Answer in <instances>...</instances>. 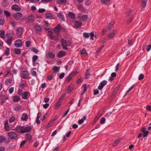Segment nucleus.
I'll return each instance as SVG.
<instances>
[{"label":"nucleus","instance_id":"1","mask_svg":"<svg viewBox=\"0 0 151 151\" xmlns=\"http://www.w3.org/2000/svg\"><path fill=\"white\" fill-rule=\"evenodd\" d=\"M24 20H26L25 23L29 24L33 23L35 20V18L34 16L32 14H30L26 18H22L21 20L24 21Z\"/></svg>","mask_w":151,"mask_h":151},{"label":"nucleus","instance_id":"2","mask_svg":"<svg viewBox=\"0 0 151 151\" xmlns=\"http://www.w3.org/2000/svg\"><path fill=\"white\" fill-rule=\"evenodd\" d=\"M60 40L61 43V45L63 48L66 50H68V49L67 47V46H69L70 45L68 43H67V40L63 38L61 39Z\"/></svg>","mask_w":151,"mask_h":151},{"label":"nucleus","instance_id":"3","mask_svg":"<svg viewBox=\"0 0 151 151\" xmlns=\"http://www.w3.org/2000/svg\"><path fill=\"white\" fill-rule=\"evenodd\" d=\"M8 136L9 138L12 139H15L17 136V134L13 132H10L8 133Z\"/></svg>","mask_w":151,"mask_h":151},{"label":"nucleus","instance_id":"4","mask_svg":"<svg viewBox=\"0 0 151 151\" xmlns=\"http://www.w3.org/2000/svg\"><path fill=\"white\" fill-rule=\"evenodd\" d=\"M61 30H63V29L61 25L59 24H58L54 28V32L56 35L60 32Z\"/></svg>","mask_w":151,"mask_h":151},{"label":"nucleus","instance_id":"5","mask_svg":"<svg viewBox=\"0 0 151 151\" xmlns=\"http://www.w3.org/2000/svg\"><path fill=\"white\" fill-rule=\"evenodd\" d=\"M53 32L51 31H48V35L50 38L52 40H54L55 41H57L58 40V37L57 36H54L52 34Z\"/></svg>","mask_w":151,"mask_h":151},{"label":"nucleus","instance_id":"6","mask_svg":"<svg viewBox=\"0 0 151 151\" xmlns=\"http://www.w3.org/2000/svg\"><path fill=\"white\" fill-rule=\"evenodd\" d=\"M78 73V72H72L66 78V81H67L68 82H69L73 76V75H76Z\"/></svg>","mask_w":151,"mask_h":151},{"label":"nucleus","instance_id":"7","mask_svg":"<svg viewBox=\"0 0 151 151\" xmlns=\"http://www.w3.org/2000/svg\"><path fill=\"white\" fill-rule=\"evenodd\" d=\"M28 74V72L27 70L22 71L21 72V76L24 79L27 78Z\"/></svg>","mask_w":151,"mask_h":151},{"label":"nucleus","instance_id":"8","mask_svg":"<svg viewBox=\"0 0 151 151\" xmlns=\"http://www.w3.org/2000/svg\"><path fill=\"white\" fill-rule=\"evenodd\" d=\"M13 16L16 20H18L20 18L22 17L23 15L21 12H17L14 14Z\"/></svg>","mask_w":151,"mask_h":151},{"label":"nucleus","instance_id":"9","mask_svg":"<svg viewBox=\"0 0 151 151\" xmlns=\"http://www.w3.org/2000/svg\"><path fill=\"white\" fill-rule=\"evenodd\" d=\"M23 30L21 27H19L17 29L16 34L18 36L20 37L23 33Z\"/></svg>","mask_w":151,"mask_h":151},{"label":"nucleus","instance_id":"10","mask_svg":"<svg viewBox=\"0 0 151 151\" xmlns=\"http://www.w3.org/2000/svg\"><path fill=\"white\" fill-rule=\"evenodd\" d=\"M23 126H18L15 129L18 133H24V129Z\"/></svg>","mask_w":151,"mask_h":151},{"label":"nucleus","instance_id":"11","mask_svg":"<svg viewBox=\"0 0 151 151\" xmlns=\"http://www.w3.org/2000/svg\"><path fill=\"white\" fill-rule=\"evenodd\" d=\"M107 83V81H103L99 84L98 87V89L100 90H101L104 86Z\"/></svg>","mask_w":151,"mask_h":151},{"label":"nucleus","instance_id":"12","mask_svg":"<svg viewBox=\"0 0 151 151\" xmlns=\"http://www.w3.org/2000/svg\"><path fill=\"white\" fill-rule=\"evenodd\" d=\"M117 33V30L116 29H114L113 32L109 33L108 34V36L109 37V39H112L115 36L116 33Z\"/></svg>","mask_w":151,"mask_h":151},{"label":"nucleus","instance_id":"13","mask_svg":"<svg viewBox=\"0 0 151 151\" xmlns=\"http://www.w3.org/2000/svg\"><path fill=\"white\" fill-rule=\"evenodd\" d=\"M14 45L17 47H20L22 45V41L20 40H18L15 42Z\"/></svg>","mask_w":151,"mask_h":151},{"label":"nucleus","instance_id":"14","mask_svg":"<svg viewBox=\"0 0 151 151\" xmlns=\"http://www.w3.org/2000/svg\"><path fill=\"white\" fill-rule=\"evenodd\" d=\"M11 9L12 10L16 11H19L21 9V8L17 5H12L11 6Z\"/></svg>","mask_w":151,"mask_h":151},{"label":"nucleus","instance_id":"15","mask_svg":"<svg viewBox=\"0 0 151 151\" xmlns=\"http://www.w3.org/2000/svg\"><path fill=\"white\" fill-rule=\"evenodd\" d=\"M66 54V52L64 51H60L58 54L57 56L60 58L65 56Z\"/></svg>","mask_w":151,"mask_h":151},{"label":"nucleus","instance_id":"16","mask_svg":"<svg viewBox=\"0 0 151 151\" xmlns=\"http://www.w3.org/2000/svg\"><path fill=\"white\" fill-rule=\"evenodd\" d=\"M142 132L143 133V137H145L147 136V134L149 133V132L148 131H146V129L145 127L143 128L142 129Z\"/></svg>","mask_w":151,"mask_h":151},{"label":"nucleus","instance_id":"17","mask_svg":"<svg viewBox=\"0 0 151 151\" xmlns=\"http://www.w3.org/2000/svg\"><path fill=\"white\" fill-rule=\"evenodd\" d=\"M29 93L28 92L25 91L23 93H21V95H22V98L23 99H27L28 96V94Z\"/></svg>","mask_w":151,"mask_h":151},{"label":"nucleus","instance_id":"18","mask_svg":"<svg viewBox=\"0 0 151 151\" xmlns=\"http://www.w3.org/2000/svg\"><path fill=\"white\" fill-rule=\"evenodd\" d=\"M28 119V116L27 114H23L22 115L21 119L23 121H27Z\"/></svg>","mask_w":151,"mask_h":151},{"label":"nucleus","instance_id":"19","mask_svg":"<svg viewBox=\"0 0 151 151\" xmlns=\"http://www.w3.org/2000/svg\"><path fill=\"white\" fill-rule=\"evenodd\" d=\"M75 26L76 28L81 27L82 25V23L80 21H76L75 22Z\"/></svg>","mask_w":151,"mask_h":151},{"label":"nucleus","instance_id":"20","mask_svg":"<svg viewBox=\"0 0 151 151\" xmlns=\"http://www.w3.org/2000/svg\"><path fill=\"white\" fill-rule=\"evenodd\" d=\"M23 129L24 133L29 132L32 129L31 127L30 126H27L25 127L23 126Z\"/></svg>","mask_w":151,"mask_h":151},{"label":"nucleus","instance_id":"21","mask_svg":"<svg viewBox=\"0 0 151 151\" xmlns=\"http://www.w3.org/2000/svg\"><path fill=\"white\" fill-rule=\"evenodd\" d=\"M13 77L10 79H7L5 81V84L7 85H10L12 83V81Z\"/></svg>","mask_w":151,"mask_h":151},{"label":"nucleus","instance_id":"22","mask_svg":"<svg viewBox=\"0 0 151 151\" xmlns=\"http://www.w3.org/2000/svg\"><path fill=\"white\" fill-rule=\"evenodd\" d=\"M88 17V16L87 15H83L81 17H80L79 20L82 21H84L87 19Z\"/></svg>","mask_w":151,"mask_h":151},{"label":"nucleus","instance_id":"23","mask_svg":"<svg viewBox=\"0 0 151 151\" xmlns=\"http://www.w3.org/2000/svg\"><path fill=\"white\" fill-rule=\"evenodd\" d=\"M47 56L50 58L53 59L55 58V55L52 52H48L47 53Z\"/></svg>","mask_w":151,"mask_h":151},{"label":"nucleus","instance_id":"24","mask_svg":"<svg viewBox=\"0 0 151 151\" xmlns=\"http://www.w3.org/2000/svg\"><path fill=\"white\" fill-rule=\"evenodd\" d=\"M0 37L3 39L5 38V32L4 30H0Z\"/></svg>","mask_w":151,"mask_h":151},{"label":"nucleus","instance_id":"25","mask_svg":"<svg viewBox=\"0 0 151 151\" xmlns=\"http://www.w3.org/2000/svg\"><path fill=\"white\" fill-rule=\"evenodd\" d=\"M90 70L88 69L87 70L86 73L85 75V78L86 79H88L90 76Z\"/></svg>","mask_w":151,"mask_h":151},{"label":"nucleus","instance_id":"26","mask_svg":"<svg viewBox=\"0 0 151 151\" xmlns=\"http://www.w3.org/2000/svg\"><path fill=\"white\" fill-rule=\"evenodd\" d=\"M147 0H142V8L143 9L145 7L146 5Z\"/></svg>","mask_w":151,"mask_h":151},{"label":"nucleus","instance_id":"27","mask_svg":"<svg viewBox=\"0 0 151 151\" xmlns=\"http://www.w3.org/2000/svg\"><path fill=\"white\" fill-rule=\"evenodd\" d=\"M45 16L47 19H52V15L51 13H46Z\"/></svg>","mask_w":151,"mask_h":151},{"label":"nucleus","instance_id":"28","mask_svg":"<svg viewBox=\"0 0 151 151\" xmlns=\"http://www.w3.org/2000/svg\"><path fill=\"white\" fill-rule=\"evenodd\" d=\"M77 7L78 9L82 12H84L85 11V9L83 7L82 5L81 4H78Z\"/></svg>","mask_w":151,"mask_h":151},{"label":"nucleus","instance_id":"29","mask_svg":"<svg viewBox=\"0 0 151 151\" xmlns=\"http://www.w3.org/2000/svg\"><path fill=\"white\" fill-rule=\"evenodd\" d=\"M19 100V97L18 96H16L14 97L13 101L15 102H18Z\"/></svg>","mask_w":151,"mask_h":151},{"label":"nucleus","instance_id":"30","mask_svg":"<svg viewBox=\"0 0 151 151\" xmlns=\"http://www.w3.org/2000/svg\"><path fill=\"white\" fill-rule=\"evenodd\" d=\"M68 16L70 18L72 19L75 18V14L73 13L70 12H69V13L68 14Z\"/></svg>","mask_w":151,"mask_h":151},{"label":"nucleus","instance_id":"31","mask_svg":"<svg viewBox=\"0 0 151 151\" xmlns=\"http://www.w3.org/2000/svg\"><path fill=\"white\" fill-rule=\"evenodd\" d=\"M2 4L4 6L6 7L9 5V3L7 0H3Z\"/></svg>","mask_w":151,"mask_h":151},{"label":"nucleus","instance_id":"32","mask_svg":"<svg viewBox=\"0 0 151 151\" xmlns=\"http://www.w3.org/2000/svg\"><path fill=\"white\" fill-rule=\"evenodd\" d=\"M14 51L16 54L17 55L21 53V50L19 48H14Z\"/></svg>","mask_w":151,"mask_h":151},{"label":"nucleus","instance_id":"33","mask_svg":"<svg viewBox=\"0 0 151 151\" xmlns=\"http://www.w3.org/2000/svg\"><path fill=\"white\" fill-rule=\"evenodd\" d=\"M57 17L62 20L63 21L64 20V16L61 14L58 13Z\"/></svg>","mask_w":151,"mask_h":151},{"label":"nucleus","instance_id":"34","mask_svg":"<svg viewBox=\"0 0 151 151\" xmlns=\"http://www.w3.org/2000/svg\"><path fill=\"white\" fill-rule=\"evenodd\" d=\"M34 29L37 31L38 32H40L41 30V29L40 27L38 25H36L35 26Z\"/></svg>","mask_w":151,"mask_h":151},{"label":"nucleus","instance_id":"35","mask_svg":"<svg viewBox=\"0 0 151 151\" xmlns=\"http://www.w3.org/2000/svg\"><path fill=\"white\" fill-rule=\"evenodd\" d=\"M26 140L30 141L32 139V136L29 134H27L25 137Z\"/></svg>","mask_w":151,"mask_h":151},{"label":"nucleus","instance_id":"36","mask_svg":"<svg viewBox=\"0 0 151 151\" xmlns=\"http://www.w3.org/2000/svg\"><path fill=\"white\" fill-rule=\"evenodd\" d=\"M66 0H58L57 2L58 4H64L66 2Z\"/></svg>","mask_w":151,"mask_h":151},{"label":"nucleus","instance_id":"37","mask_svg":"<svg viewBox=\"0 0 151 151\" xmlns=\"http://www.w3.org/2000/svg\"><path fill=\"white\" fill-rule=\"evenodd\" d=\"M73 89V87L72 86L70 85L67 89L68 93H70Z\"/></svg>","mask_w":151,"mask_h":151},{"label":"nucleus","instance_id":"38","mask_svg":"<svg viewBox=\"0 0 151 151\" xmlns=\"http://www.w3.org/2000/svg\"><path fill=\"white\" fill-rule=\"evenodd\" d=\"M114 24V22L112 21L107 26V28L109 30L110 29L112 26Z\"/></svg>","mask_w":151,"mask_h":151},{"label":"nucleus","instance_id":"39","mask_svg":"<svg viewBox=\"0 0 151 151\" xmlns=\"http://www.w3.org/2000/svg\"><path fill=\"white\" fill-rule=\"evenodd\" d=\"M13 38L12 37H11L10 38H8L6 41L7 43L9 45L12 42V40Z\"/></svg>","mask_w":151,"mask_h":151},{"label":"nucleus","instance_id":"40","mask_svg":"<svg viewBox=\"0 0 151 151\" xmlns=\"http://www.w3.org/2000/svg\"><path fill=\"white\" fill-rule=\"evenodd\" d=\"M60 69V67H58L56 66H55L53 68V70L55 72L53 73H56V72L58 71Z\"/></svg>","mask_w":151,"mask_h":151},{"label":"nucleus","instance_id":"41","mask_svg":"<svg viewBox=\"0 0 151 151\" xmlns=\"http://www.w3.org/2000/svg\"><path fill=\"white\" fill-rule=\"evenodd\" d=\"M89 35L91 37L90 39L91 40H94L93 37L94 36V33L93 32H91L89 34Z\"/></svg>","mask_w":151,"mask_h":151},{"label":"nucleus","instance_id":"42","mask_svg":"<svg viewBox=\"0 0 151 151\" xmlns=\"http://www.w3.org/2000/svg\"><path fill=\"white\" fill-rule=\"evenodd\" d=\"M5 137L2 135H0V142H5Z\"/></svg>","mask_w":151,"mask_h":151},{"label":"nucleus","instance_id":"43","mask_svg":"<svg viewBox=\"0 0 151 151\" xmlns=\"http://www.w3.org/2000/svg\"><path fill=\"white\" fill-rule=\"evenodd\" d=\"M5 128L6 130H8L9 129V127L8 125L7 121H6L4 124Z\"/></svg>","mask_w":151,"mask_h":151},{"label":"nucleus","instance_id":"44","mask_svg":"<svg viewBox=\"0 0 151 151\" xmlns=\"http://www.w3.org/2000/svg\"><path fill=\"white\" fill-rule=\"evenodd\" d=\"M38 56L36 55H35L32 57V60L33 62L34 63L35 62L37 59Z\"/></svg>","mask_w":151,"mask_h":151},{"label":"nucleus","instance_id":"45","mask_svg":"<svg viewBox=\"0 0 151 151\" xmlns=\"http://www.w3.org/2000/svg\"><path fill=\"white\" fill-rule=\"evenodd\" d=\"M105 121L106 119L104 117H103L101 118V119L100 123L101 124H103L105 123Z\"/></svg>","mask_w":151,"mask_h":151},{"label":"nucleus","instance_id":"46","mask_svg":"<svg viewBox=\"0 0 151 151\" xmlns=\"http://www.w3.org/2000/svg\"><path fill=\"white\" fill-rule=\"evenodd\" d=\"M9 53V49L8 47H6L5 54L7 56Z\"/></svg>","mask_w":151,"mask_h":151},{"label":"nucleus","instance_id":"47","mask_svg":"<svg viewBox=\"0 0 151 151\" xmlns=\"http://www.w3.org/2000/svg\"><path fill=\"white\" fill-rule=\"evenodd\" d=\"M83 36L86 38H88L89 37V35L88 33L84 32L83 33Z\"/></svg>","mask_w":151,"mask_h":151},{"label":"nucleus","instance_id":"48","mask_svg":"<svg viewBox=\"0 0 151 151\" xmlns=\"http://www.w3.org/2000/svg\"><path fill=\"white\" fill-rule=\"evenodd\" d=\"M22 107L20 106H17L14 108V110L16 111H18L21 109Z\"/></svg>","mask_w":151,"mask_h":151},{"label":"nucleus","instance_id":"49","mask_svg":"<svg viewBox=\"0 0 151 151\" xmlns=\"http://www.w3.org/2000/svg\"><path fill=\"white\" fill-rule=\"evenodd\" d=\"M4 14L7 17H9L10 16V13L8 11L5 10L4 12Z\"/></svg>","mask_w":151,"mask_h":151},{"label":"nucleus","instance_id":"50","mask_svg":"<svg viewBox=\"0 0 151 151\" xmlns=\"http://www.w3.org/2000/svg\"><path fill=\"white\" fill-rule=\"evenodd\" d=\"M144 78V76L142 74H141L139 76L138 79L139 80H142Z\"/></svg>","mask_w":151,"mask_h":151},{"label":"nucleus","instance_id":"51","mask_svg":"<svg viewBox=\"0 0 151 151\" xmlns=\"http://www.w3.org/2000/svg\"><path fill=\"white\" fill-rule=\"evenodd\" d=\"M82 86L84 88V91L83 93H81V94L82 95H83L87 91L86 85V84H83Z\"/></svg>","mask_w":151,"mask_h":151},{"label":"nucleus","instance_id":"52","mask_svg":"<svg viewBox=\"0 0 151 151\" xmlns=\"http://www.w3.org/2000/svg\"><path fill=\"white\" fill-rule=\"evenodd\" d=\"M133 19V16H131L129 19L127 20V23L129 24L130 22H131Z\"/></svg>","mask_w":151,"mask_h":151},{"label":"nucleus","instance_id":"53","mask_svg":"<svg viewBox=\"0 0 151 151\" xmlns=\"http://www.w3.org/2000/svg\"><path fill=\"white\" fill-rule=\"evenodd\" d=\"M15 118L14 116L12 117L9 119V121L10 122H12L15 120Z\"/></svg>","mask_w":151,"mask_h":151},{"label":"nucleus","instance_id":"54","mask_svg":"<svg viewBox=\"0 0 151 151\" xmlns=\"http://www.w3.org/2000/svg\"><path fill=\"white\" fill-rule=\"evenodd\" d=\"M101 1L103 4H106L109 2L110 0H101Z\"/></svg>","mask_w":151,"mask_h":151},{"label":"nucleus","instance_id":"55","mask_svg":"<svg viewBox=\"0 0 151 151\" xmlns=\"http://www.w3.org/2000/svg\"><path fill=\"white\" fill-rule=\"evenodd\" d=\"M14 90V87H12L10 88L9 89V92L10 94H11L13 92Z\"/></svg>","mask_w":151,"mask_h":151},{"label":"nucleus","instance_id":"56","mask_svg":"<svg viewBox=\"0 0 151 151\" xmlns=\"http://www.w3.org/2000/svg\"><path fill=\"white\" fill-rule=\"evenodd\" d=\"M26 46L27 47H28L31 45V42L30 41H27L25 42Z\"/></svg>","mask_w":151,"mask_h":151},{"label":"nucleus","instance_id":"57","mask_svg":"<svg viewBox=\"0 0 151 151\" xmlns=\"http://www.w3.org/2000/svg\"><path fill=\"white\" fill-rule=\"evenodd\" d=\"M102 115V114L100 112H99L98 114L97 115L96 118L97 119H99L101 116Z\"/></svg>","mask_w":151,"mask_h":151},{"label":"nucleus","instance_id":"58","mask_svg":"<svg viewBox=\"0 0 151 151\" xmlns=\"http://www.w3.org/2000/svg\"><path fill=\"white\" fill-rule=\"evenodd\" d=\"M32 50L33 52L36 53H37L38 52V50L35 47L32 48Z\"/></svg>","mask_w":151,"mask_h":151},{"label":"nucleus","instance_id":"59","mask_svg":"<svg viewBox=\"0 0 151 151\" xmlns=\"http://www.w3.org/2000/svg\"><path fill=\"white\" fill-rule=\"evenodd\" d=\"M31 74L32 75L34 76H36L37 73L34 70H32L31 71Z\"/></svg>","mask_w":151,"mask_h":151},{"label":"nucleus","instance_id":"60","mask_svg":"<svg viewBox=\"0 0 151 151\" xmlns=\"http://www.w3.org/2000/svg\"><path fill=\"white\" fill-rule=\"evenodd\" d=\"M65 74L64 73H62L59 76V78L60 79H62L64 76Z\"/></svg>","mask_w":151,"mask_h":151},{"label":"nucleus","instance_id":"61","mask_svg":"<svg viewBox=\"0 0 151 151\" xmlns=\"http://www.w3.org/2000/svg\"><path fill=\"white\" fill-rule=\"evenodd\" d=\"M104 46V45H102L101 46L99 49L96 51V52L97 53H99L102 49L103 48Z\"/></svg>","mask_w":151,"mask_h":151},{"label":"nucleus","instance_id":"62","mask_svg":"<svg viewBox=\"0 0 151 151\" xmlns=\"http://www.w3.org/2000/svg\"><path fill=\"white\" fill-rule=\"evenodd\" d=\"M45 11V10L44 9H39L38 10L39 12L41 13H43Z\"/></svg>","mask_w":151,"mask_h":151},{"label":"nucleus","instance_id":"63","mask_svg":"<svg viewBox=\"0 0 151 151\" xmlns=\"http://www.w3.org/2000/svg\"><path fill=\"white\" fill-rule=\"evenodd\" d=\"M146 109L147 111H151V106L147 105L146 106Z\"/></svg>","mask_w":151,"mask_h":151},{"label":"nucleus","instance_id":"64","mask_svg":"<svg viewBox=\"0 0 151 151\" xmlns=\"http://www.w3.org/2000/svg\"><path fill=\"white\" fill-rule=\"evenodd\" d=\"M151 49V45H149L147 46V52L149 51Z\"/></svg>","mask_w":151,"mask_h":151}]
</instances>
